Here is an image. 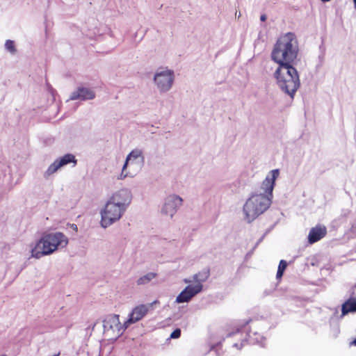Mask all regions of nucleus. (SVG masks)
<instances>
[{"label": "nucleus", "instance_id": "nucleus-1", "mask_svg": "<svg viewBox=\"0 0 356 356\" xmlns=\"http://www.w3.org/2000/svg\"><path fill=\"white\" fill-rule=\"evenodd\" d=\"M298 52L297 37L292 32H288L280 37L271 52V59L278 64L273 77L280 90L292 99L300 86L298 72L293 66Z\"/></svg>", "mask_w": 356, "mask_h": 356}, {"label": "nucleus", "instance_id": "nucleus-2", "mask_svg": "<svg viewBox=\"0 0 356 356\" xmlns=\"http://www.w3.org/2000/svg\"><path fill=\"white\" fill-rule=\"evenodd\" d=\"M67 243V238L61 232L47 234L38 241L31 248V256L39 259L44 255L51 254L59 247H65Z\"/></svg>", "mask_w": 356, "mask_h": 356}, {"label": "nucleus", "instance_id": "nucleus-3", "mask_svg": "<svg viewBox=\"0 0 356 356\" xmlns=\"http://www.w3.org/2000/svg\"><path fill=\"white\" fill-rule=\"evenodd\" d=\"M271 202L268 196L264 195L261 192L252 193L243 207L245 220L248 223L252 222L269 208Z\"/></svg>", "mask_w": 356, "mask_h": 356}, {"label": "nucleus", "instance_id": "nucleus-4", "mask_svg": "<svg viewBox=\"0 0 356 356\" xmlns=\"http://www.w3.org/2000/svg\"><path fill=\"white\" fill-rule=\"evenodd\" d=\"M126 210L108 200L104 208L101 211V225L104 228L111 226L118 221Z\"/></svg>", "mask_w": 356, "mask_h": 356}, {"label": "nucleus", "instance_id": "nucleus-5", "mask_svg": "<svg viewBox=\"0 0 356 356\" xmlns=\"http://www.w3.org/2000/svg\"><path fill=\"white\" fill-rule=\"evenodd\" d=\"M153 81L161 92L169 91L175 81V73L172 70L159 69L154 75Z\"/></svg>", "mask_w": 356, "mask_h": 356}, {"label": "nucleus", "instance_id": "nucleus-6", "mask_svg": "<svg viewBox=\"0 0 356 356\" xmlns=\"http://www.w3.org/2000/svg\"><path fill=\"white\" fill-rule=\"evenodd\" d=\"M103 327L105 334L113 337H118L128 327L125 322L121 325L119 315L108 314L103 320Z\"/></svg>", "mask_w": 356, "mask_h": 356}, {"label": "nucleus", "instance_id": "nucleus-7", "mask_svg": "<svg viewBox=\"0 0 356 356\" xmlns=\"http://www.w3.org/2000/svg\"><path fill=\"white\" fill-rule=\"evenodd\" d=\"M73 163V166H75L77 163V160L74 154L67 153L63 156L56 159L47 169L44 172V177H47L54 173H55L60 168L70 164Z\"/></svg>", "mask_w": 356, "mask_h": 356}, {"label": "nucleus", "instance_id": "nucleus-8", "mask_svg": "<svg viewBox=\"0 0 356 356\" xmlns=\"http://www.w3.org/2000/svg\"><path fill=\"white\" fill-rule=\"evenodd\" d=\"M182 202L183 200L179 195H169L165 199L164 204L161 208V213L172 218L178 208L182 204Z\"/></svg>", "mask_w": 356, "mask_h": 356}, {"label": "nucleus", "instance_id": "nucleus-9", "mask_svg": "<svg viewBox=\"0 0 356 356\" xmlns=\"http://www.w3.org/2000/svg\"><path fill=\"white\" fill-rule=\"evenodd\" d=\"M131 200V191L128 188H122L113 193L108 200L127 211Z\"/></svg>", "mask_w": 356, "mask_h": 356}, {"label": "nucleus", "instance_id": "nucleus-10", "mask_svg": "<svg viewBox=\"0 0 356 356\" xmlns=\"http://www.w3.org/2000/svg\"><path fill=\"white\" fill-rule=\"evenodd\" d=\"M156 302H157L156 300L149 305L142 304L135 307L129 314L128 319L125 321V324H127V327H129L130 324L135 323L141 320L147 314L152 305Z\"/></svg>", "mask_w": 356, "mask_h": 356}, {"label": "nucleus", "instance_id": "nucleus-11", "mask_svg": "<svg viewBox=\"0 0 356 356\" xmlns=\"http://www.w3.org/2000/svg\"><path fill=\"white\" fill-rule=\"evenodd\" d=\"M202 284L188 285L176 298V302H188L195 296L202 291Z\"/></svg>", "mask_w": 356, "mask_h": 356}, {"label": "nucleus", "instance_id": "nucleus-12", "mask_svg": "<svg viewBox=\"0 0 356 356\" xmlns=\"http://www.w3.org/2000/svg\"><path fill=\"white\" fill-rule=\"evenodd\" d=\"M280 171L278 169L273 170L270 172V175H268L266 179L262 181L261 185V190L264 195L268 196L271 200L273 197V191L275 186V182L277 177L279 176Z\"/></svg>", "mask_w": 356, "mask_h": 356}, {"label": "nucleus", "instance_id": "nucleus-13", "mask_svg": "<svg viewBox=\"0 0 356 356\" xmlns=\"http://www.w3.org/2000/svg\"><path fill=\"white\" fill-rule=\"evenodd\" d=\"M145 163V156L143 150L140 149H134L127 156L125 162L123 165V171H125L129 164L136 165L139 168H142Z\"/></svg>", "mask_w": 356, "mask_h": 356}, {"label": "nucleus", "instance_id": "nucleus-14", "mask_svg": "<svg viewBox=\"0 0 356 356\" xmlns=\"http://www.w3.org/2000/svg\"><path fill=\"white\" fill-rule=\"evenodd\" d=\"M95 92L90 88L79 86L76 90L72 92L70 95L69 100H81L86 101L95 99Z\"/></svg>", "mask_w": 356, "mask_h": 356}, {"label": "nucleus", "instance_id": "nucleus-15", "mask_svg": "<svg viewBox=\"0 0 356 356\" xmlns=\"http://www.w3.org/2000/svg\"><path fill=\"white\" fill-rule=\"evenodd\" d=\"M327 234V229L325 226L317 225L312 227L308 234V242L309 244H313L321 238H323Z\"/></svg>", "mask_w": 356, "mask_h": 356}, {"label": "nucleus", "instance_id": "nucleus-16", "mask_svg": "<svg viewBox=\"0 0 356 356\" xmlns=\"http://www.w3.org/2000/svg\"><path fill=\"white\" fill-rule=\"evenodd\" d=\"M355 312H356V298L350 297L341 305V318H343L349 313Z\"/></svg>", "mask_w": 356, "mask_h": 356}, {"label": "nucleus", "instance_id": "nucleus-17", "mask_svg": "<svg viewBox=\"0 0 356 356\" xmlns=\"http://www.w3.org/2000/svg\"><path fill=\"white\" fill-rule=\"evenodd\" d=\"M246 335L248 337V338H245L246 341L250 343H259L261 346H264V343H263L264 337L260 333L250 331Z\"/></svg>", "mask_w": 356, "mask_h": 356}, {"label": "nucleus", "instance_id": "nucleus-18", "mask_svg": "<svg viewBox=\"0 0 356 356\" xmlns=\"http://www.w3.org/2000/svg\"><path fill=\"white\" fill-rule=\"evenodd\" d=\"M156 273H148L146 275L139 277L136 283L138 285H144L148 284L151 282L154 278L156 277Z\"/></svg>", "mask_w": 356, "mask_h": 356}, {"label": "nucleus", "instance_id": "nucleus-19", "mask_svg": "<svg viewBox=\"0 0 356 356\" xmlns=\"http://www.w3.org/2000/svg\"><path fill=\"white\" fill-rule=\"evenodd\" d=\"M4 47L6 51H8L10 54L14 55L17 53V49L15 47V42L13 40H6Z\"/></svg>", "mask_w": 356, "mask_h": 356}, {"label": "nucleus", "instance_id": "nucleus-20", "mask_svg": "<svg viewBox=\"0 0 356 356\" xmlns=\"http://www.w3.org/2000/svg\"><path fill=\"white\" fill-rule=\"evenodd\" d=\"M199 283L197 284H202V282H204L210 275V270L209 268H204L202 271L199 272Z\"/></svg>", "mask_w": 356, "mask_h": 356}, {"label": "nucleus", "instance_id": "nucleus-21", "mask_svg": "<svg viewBox=\"0 0 356 356\" xmlns=\"http://www.w3.org/2000/svg\"><path fill=\"white\" fill-rule=\"evenodd\" d=\"M181 336V330L179 328H176L170 334V337L171 339H178Z\"/></svg>", "mask_w": 356, "mask_h": 356}, {"label": "nucleus", "instance_id": "nucleus-22", "mask_svg": "<svg viewBox=\"0 0 356 356\" xmlns=\"http://www.w3.org/2000/svg\"><path fill=\"white\" fill-rule=\"evenodd\" d=\"M287 265H288L287 262L285 260L282 259L280 261V264H279L277 269L284 272V270H286V268L287 267Z\"/></svg>", "mask_w": 356, "mask_h": 356}, {"label": "nucleus", "instance_id": "nucleus-23", "mask_svg": "<svg viewBox=\"0 0 356 356\" xmlns=\"http://www.w3.org/2000/svg\"><path fill=\"white\" fill-rule=\"evenodd\" d=\"M247 341H246V339H244L242 340L241 343H235L233 344V347L240 350L242 348V347L243 346V344L244 343H245Z\"/></svg>", "mask_w": 356, "mask_h": 356}, {"label": "nucleus", "instance_id": "nucleus-24", "mask_svg": "<svg viewBox=\"0 0 356 356\" xmlns=\"http://www.w3.org/2000/svg\"><path fill=\"white\" fill-rule=\"evenodd\" d=\"M245 326V325H243V326L237 327L236 333L242 332ZM234 334H235V332H234ZM232 334H233V333H229L227 334V337H231Z\"/></svg>", "mask_w": 356, "mask_h": 356}, {"label": "nucleus", "instance_id": "nucleus-25", "mask_svg": "<svg viewBox=\"0 0 356 356\" xmlns=\"http://www.w3.org/2000/svg\"><path fill=\"white\" fill-rule=\"evenodd\" d=\"M284 274V271L277 269L276 277L277 279L281 278Z\"/></svg>", "mask_w": 356, "mask_h": 356}, {"label": "nucleus", "instance_id": "nucleus-26", "mask_svg": "<svg viewBox=\"0 0 356 356\" xmlns=\"http://www.w3.org/2000/svg\"><path fill=\"white\" fill-rule=\"evenodd\" d=\"M124 171H123V168H122V172H121V174L120 175V177H119L120 179H123L126 178L128 176V173H125L124 174Z\"/></svg>", "mask_w": 356, "mask_h": 356}, {"label": "nucleus", "instance_id": "nucleus-27", "mask_svg": "<svg viewBox=\"0 0 356 356\" xmlns=\"http://www.w3.org/2000/svg\"><path fill=\"white\" fill-rule=\"evenodd\" d=\"M193 280L195 282H196V284L199 283V276L197 273L193 276Z\"/></svg>", "mask_w": 356, "mask_h": 356}, {"label": "nucleus", "instance_id": "nucleus-28", "mask_svg": "<svg viewBox=\"0 0 356 356\" xmlns=\"http://www.w3.org/2000/svg\"><path fill=\"white\" fill-rule=\"evenodd\" d=\"M265 236H266V234H264V235H263V236H261V237L258 240V241H257V243H256V246H257V245H259V243L263 241V239L264 238Z\"/></svg>", "mask_w": 356, "mask_h": 356}, {"label": "nucleus", "instance_id": "nucleus-29", "mask_svg": "<svg viewBox=\"0 0 356 356\" xmlns=\"http://www.w3.org/2000/svg\"><path fill=\"white\" fill-rule=\"evenodd\" d=\"M266 18H267V17H266V15H264V14H263V15H261V17H260V20H261V21H262V22H264V21H266Z\"/></svg>", "mask_w": 356, "mask_h": 356}, {"label": "nucleus", "instance_id": "nucleus-30", "mask_svg": "<svg viewBox=\"0 0 356 356\" xmlns=\"http://www.w3.org/2000/svg\"><path fill=\"white\" fill-rule=\"evenodd\" d=\"M191 282V280H188V279L184 280L185 283H190Z\"/></svg>", "mask_w": 356, "mask_h": 356}, {"label": "nucleus", "instance_id": "nucleus-31", "mask_svg": "<svg viewBox=\"0 0 356 356\" xmlns=\"http://www.w3.org/2000/svg\"><path fill=\"white\" fill-rule=\"evenodd\" d=\"M72 227H73V229H77V226H76V225L73 224V225H72Z\"/></svg>", "mask_w": 356, "mask_h": 356}, {"label": "nucleus", "instance_id": "nucleus-32", "mask_svg": "<svg viewBox=\"0 0 356 356\" xmlns=\"http://www.w3.org/2000/svg\"><path fill=\"white\" fill-rule=\"evenodd\" d=\"M353 3H354V7L356 10V0H353Z\"/></svg>", "mask_w": 356, "mask_h": 356}, {"label": "nucleus", "instance_id": "nucleus-33", "mask_svg": "<svg viewBox=\"0 0 356 356\" xmlns=\"http://www.w3.org/2000/svg\"><path fill=\"white\" fill-rule=\"evenodd\" d=\"M321 1H323V2H328V1H330V0H321Z\"/></svg>", "mask_w": 356, "mask_h": 356}, {"label": "nucleus", "instance_id": "nucleus-34", "mask_svg": "<svg viewBox=\"0 0 356 356\" xmlns=\"http://www.w3.org/2000/svg\"><path fill=\"white\" fill-rule=\"evenodd\" d=\"M250 321H252V320H250H250H248V321H247L245 322V324H248Z\"/></svg>", "mask_w": 356, "mask_h": 356}, {"label": "nucleus", "instance_id": "nucleus-35", "mask_svg": "<svg viewBox=\"0 0 356 356\" xmlns=\"http://www.w3.org/2000/svg\"><path fill=\"white\" fill-rule=\"evenodd\" d=\"M337 312H338V309H337V308H336V309H335V313H337Z\"/></svg>", "mask_w": 356, "mask_h": 356}, {"label": "nucleus", "instance_id": "nucleus-36", "mask_svg": "<svg viewBox=\"0 0 356 356\" xmlns=\"http://www.w3.org/2000/svg\"><path fill=\"white\" fill-rule=\"evenodd\" d=\"M214 348H215L214 347H212L211 351H213L214 350Z\"/></svg>", "mask_w": 356, "mask_h": 356}, {"label": "nucleus", "instance_id": "nucleus-37", "mask_svg": "<svg viewBox=\"0 0 356 356\" xmlns=\"http://www.w3.org/2000/svg\"><path fill=\"white\" fill-rule=\"evenodd\" d=\"M0 356H7V355H0Z\"/></svg>", "mask_w": 356, "mask_h": 356}]
</instances>
